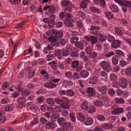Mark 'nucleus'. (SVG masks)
<instances>
[{"instance_id":"obj_1","label":"nucleus","mask_w":131,"mask_h":131,"mask_svg":"<svg viewBox=\"0 0 131 131\" xmlns=\"http://www.w3.org/2000/svg\"><path fill=\"white\" fill-rule=\"evenodd\" d=\"M101 66L102 69H104L107 72H110L112 70V68L111 67L110 62L106 61H103L101 62Z\"/></svg>"},{"instance_id":"obj_2","label":"nucleus","mask_w":131,"mask_h":131,"mask_svg":"<svg viewBox=\"0 0 131 131\" xmlns=\"http://www.w3.org/2000/svg\"><path fill=\"white\" fill-rule=\"evenodd\" d=\"M116 3H117L120 5V6H123V7H131V2L130 1H125L123 2V1L121 0H114Z\"/></svg>"},{"instance_id":"obj_3","label":"nucleus","mask_w":131,"mask_h":131,"mask_svg":"<svg viewBox=\"0 0 131 131\" xmlns=\"http://www.w3.org/2000/svg\"><path fill=\"white\" fill-rule=\"evenodd\" d=\"M119 84L121 88L125 89L128 86L127 80L125 78H122L119 81Z\"/></svg>"},{"instance_id":"obj_4","label":"nucleus","mask_w":131,"mask_h":131,"mask_svg":"<svg viewBox=\"0 0 131 131\" xmlns=\"http://www.w3.org/2000/svg\"><path fill=\"white\" fill-rule=\"evenodd\" d=\"M124 110L122 108H117L112 111V114L113 115H117L123 113Z\"/></svg>"},{"instance_id":"obj_5","label":"nucleus","mask_w":131,"mask_h":131,"mask_svg":"<svg viewBox=\"0 0 131 131\" xmlns=\"http://www.w3.org/2000/svg\"><path fill=\"white\" fill-rule=\"evenodd\" d=\"M121 45V42L119 40H115L113 43H112V47L113 49L119 48Z\"/></svg>"},{"instance_id":"obj_6","label":"nucleus","mask_w":131,"mask_h":131,"mask_svg":"<svg viewBox=\"0 0 131 131\" xmlns=\"http://www.w3.org/2000/svg\"><path fill=\"white\" fill-rule=\"evenodd\" d=\"M97 89L99 92L103 94H106L107 91V88L106 86H98Z\"/></svg>"},{"instance_id":"obj_7","label":"nucleus","mask_w":131,"mask_h":131,"mask_svg":"<svg viewBox=\"0 0 131 131\" xmlns=\"http://www.w3.org/2000/svg\"><path fill=\"white\" fill-rule=\"evenodd\" d=\"M86 93L90 97H93L95 95V91L94 90V88H87Z\"/></svg>"},{"instance_id":"obj_8","label":"nucleus","mask_w":131,"mask_h":131,"mask_svg":"<svg viewBox=\"0 0 131 131\" xmlns=\"http://www.w3.org/2000/svg\"><path fill=\"white\" fill-rule=\"evenodd\" d=\"M55 12H56V7H55V5H51L48 11V14H51L50 17H55V16L53 15Z\"/></svg>"},{"instance_id":"obj_9","label":"nucleus","mask_w":131,"mask_h":131,"mask_svg":"<svg viewBox=\"0 0 131 131\" xmlns=\"http://www.w3.org/2000/svg\"><path fill=\"white\" fill-rule=\"evenodd\" d=\"M45 88H48L49 89H53L54 88H56L57 85L54 83L49 82L45 83Z\"/></svg>"},{"instance_id":"obj_10","label":"nucleus","mask_w":131,"mask_h":131,"mask_svg":"<svg viewBox=\"0 0 131 131\" xmlns=\"http://www.w3.org/2000/svg\"><path fill=\"white\" fill-rule=\"evenodd\" d=\"M114 101L117 104H123L125 103V100L121 98H117L114 99Z\"/></svg>"},{"instance_id":"obj_11","label":"nucleus","mask_w":131,"mask_h":131,"mask_svg":"<svg viewBox=\"0 0 131 131\" xmlns=\"http://www.w3.org/2000/svg\"><path fill=\"white\" fill-rule=\"evenodd\" d=\"M26 101H27V100L24 97H20L19 98H18L17 100V102L18 103V104H20L21 105H25Z\"/></svg>"},{"instance_id":"obj_12","label":"nucleus","mask_w":131,"mask_h":131,"mask_svg":"<svg viewBox=\"0 0 131 131\" xmlns=\"http://www.w3.org/2000/svg\"><path fill=\"white\" fill-rule=\"evenodd\" d=\"M98 29H100V27H95V26H92L91 28V33L93 35H97L98 34Z\"/></svg>"},{"instance_id":"obj_13","label":"nucleus","mask_w":131,"mask_h":131,"mask_svg":"<svg viewBox=\"0 0 131 131\" xmlns=\"http://www.w3.org/2000/svg\"><path fill=\"white\" fill-rule=\"evenodd\" d=\"M110 9L112 12H113L114 13H118V12H119V9H118V7L116 5L111 6Z\"/></svg>"},{"instance_id":"obj_14","label":"nucleus","mask_w":131,"mask_h":131,"mask_svg":"<svg viewBox=\"0 0 131 131\" xmlns=\"http://www.w3.org/2000/svg\"><path fill=\"white\" fill-rule=\"evenodd\" d=\"M79 40L78 37H71L70 38V42L72 45L76 44V43L78 42V41Z\"/></svg>"},{"instance_id":"obj_15","label":"nucleus","mask_w":131,"mask_h":131,"mask_svg":"<svg viewBox=\"0 0 131 131\" xmlns=\"http://www.w3.org/2000/svg\"><path fill=\"white\" fill-rule=\"evenodd\" d=\"M98 81V78L97 77L93 76L90 78L89 83L92 84H95Z\"/></svg>"},{"instance_id":"obj_16","label":"nucleus","mask_w":131,"mask_h":131,"mask_svg":"<svg viewBox=\"0 0 131 131\" xmlns=\"http://www.w3.org/2000/svg\"><path fill=\"white\" fill-rule=\"evenodd\" d=\"M64 25L67 27H73V24L72 22L69 19L67 18L64 21Z\"/></svg>"},{"instance_id":"obj_17","label":"nucleus","mask_w":131,"mask_h":131,"mask_svg":"<svg viewBox=\"0 0 131 131\" xmlns=\"http://www.w3.org/2000/svg\"><path fill=\"white\" fill-rule=\"evenodd\" d=\"M77 117L78 120L81 122H84L85 120V117L81 113L78 114Z\"/></svg>"},{"instance_id":"obj_18","label":"nucleus","mask_w":131,"mask_h":131,"mask_svg":"<svg viewBox=\"0 0 131 131\" xmlns=\"http://www.w3.org/2000/svg\"><path fill=\"white\" fill-rule=\"evenodd\" d=\"M92 45H94L95 43H97L98 41V38L96 36H90V40Z\"/></svg>"},{"instance_id":"obj_19","label":"nucleus","mask_w":131,"mask_h":131,"mask_svg":"<svg viewBox=\"0 0 131 131\" xmlns=\"http://www.w3.org/2000/svg\"><path fill=\"white\" fill-rule=\"evenodd\" d=\"M94 123V121L92 118H87L85 121V125L86 126L92 125Z\"/></svg>"},{"instance_id":"obj_20","label":"nucleus","mask_w":131,"mask_h":131,"mask_svg":"<svg viewBox=\"0 0 131 131\" xmlns=\"http://www.w3.org/2000/svg\"><path fill=\"white\" fill-rule=\"evenodd\" d=\"M50 19L49 18H43V21L46 23H49V24L50 26H53L54 25V20H50Z\"/></svg>"},{"instance_id":"obj_21","label":"nucleus","mask_w":131,"mask_h":131,"mask_svg":"<svg viewBox=\"0 0 131 131\" xmlns=\"http://www.w3.org/2000/svg\"><path fill=\"white\" fill-rule=\"evenodd\" d=\"M89 74L88 71L85 70L82 71L80 73V76L82 78H87L89 76Z\"/></svg>"},{"instance_id":"obj_22","label":"nucleus","mask_w":131,"mask_h":131,"mask_svg":"<svg viewBox=\"0 0 131 131\" xmlns=\"http://www.w3.org/2000/svg\"><path fill=\"white\" fill-rule=\"evenodd\" d=\"M61 4L62 7H68L70 4V2L68 0H63Z\"/></svg>"},{"instance_id":"obj_23","label":"nucleus","mask_w":131,"mask_h":131,"mask_svg":"<svg viewBox=\"0 0 131 131\" xmlns=\"http://www.w3.org/2000/svg\"><path fill=\"white\" fill-rule=\"evenodd\" d=\"M64 101L66 102H68L69 101V99H67L66 97H63L62 98V99H56V102H57L58 103H64Z\"/></svg>"},{"instance_id":"obj_24","label":"nucleus","mask_w":131,"mask_h":131,"mask_svg":"<svg viewBox=\"0 0 131 131\" xmlns=\"http://www.w3.org/2000/svg\"><path fill=\"white\" fill-rule=\"evenodd\" d=\"M106 39V37L103 35L102 34H99V40L101 42H104Z\"/></svg>"},{"instance_id":"obj_25","label":"nucleus","mask_w":131,"mask_h":131,"mask_svg":"<svg viewBox=\"0 0 131 131\" xmlns=\"http://www.w3.org/2000/svg\"><path fill=\"white\" fill-rule=\"evenodd\" d=\"M23 95L24 96H28L31 93V91L29 89H26V90L23 91Z\"/></svg>"},{"instance_id":"obj_26","label":"nucleus","mask_w":131,"mask_h":131,"mask_svg":"<svg viewBox=\"0 0 131 131\" xmlns=\"http://www.w3.org/2000/svg\"><path fill=\"white\" fill-rule=\"evenodd\" d=\"M94 105L99 107H101L103 106V102L101 101H95Z\"/></svg>"},{"instance_id":"obj_27","label":"nucleus","mask_w":131,"mask_h":131,"mask_svg":"<svg viewBox=\"0 0 131 131\" xmlns=\"http://www.w3.org/2000/svg\"><path fill=\"white\" fill-rule=\"evenodd\" d=\"M75 46L81 50L84 49V44L82 43L81 42H76V44H75Z\"/></svg>"},{"instance_id":"obj_28","label":"nucleus","mask_w":131,"mask_h":131,"mask_svg":"<svg viewBox=\"0 0 131 131\" xmlns=\"http://www.w3.org/2000/svg\"><path fill=\"white\" fill-rule=\"evenodd\" d=\"M90 10L91 12H93V13H96V14H99L100 13V10L95 7H91Z\"/></svg>"},{"instance_id":"obj_29","label":"nucleus","mask_w":131,"mask_h":131,"mask_svg":"<svg viewBox=\"0 0 131 131\" xmlns=\"http://www.w3.org/2000/svg\"><path fill=\"white\" fill-rule=\"evenodd\" d=\"M57 122L58 123L61 125H63L66 123L65 120L62 117L58 118Z\"/></svg>"},{"instance_id":"obj_30","label":"nucleus","mask_w":131,"mask_h":131,"mask_svg":"<svg viewBox=\"0 0 131 131\" xmlns=\"http://www.w3.org/2000/svg\"><path fill=\"white\" fill-rule=\"evenodd\" d=\"M52 50L53 47L50 45H48V46H47V48H45V53L47 54L50 52V51H51Z\"/></svg>"},{"instance_id":"obj_31","label":"nucleus","mask_w":131,"mask_h":131,"mask_svg":"<svg viewBox=\"0 0 131 131\" xmlns=\"http://www.w3.org/2000/svg\"><path fill=\"white\" fill-rule=\"evenodd\" d=\"M102 128H104V129H111V128L112 127V124H110V123H105L103 125H102Z\"/></svg>"},{"instance_id":"obj_32","label":"nucleus","mask_w":131,"mask_h":131,"mask_svg":"<svg viewBox=\"0 0 131 131\" xmlns=\"http://www.w3.org/2000/svg\"><path fill=\"white\" fill-rule=\"evenodd\" d=\"M38 119L37 118L34 119L32 121H31L30 123V126H33L35 124H38Z\"/></svg>"},{"instance_id":"obj_33","label":"nucleus","mask_w":131,"mask_h":131,"mask_svg":"<svg viewBox=\"0 0 131 131\" xmlns=\"http://www.w3.org/2000/svg\"><path fill=\"white\" fill-rule=\"evenodd\" d=\"M81 108L83 110L87 111L88 110V104L86 102H83L82 105H81Z\"/></svg>"},{"instance_id":"obj_34","label":"nucleus","mask_w":131,"mask_h":131,"mask_svg":"<svg viewBox=\"0 0 131 131\" xmlns=\"http://www.w3.org/2000/svg\"><path fill=\"white\" fill-rule=\"evenodd\" d=\"M67 95L70 97L75 96V92L72 90H69L67 91Z\"/></svg>"},{"instance_id":"obj_35","label":"nucleus","mask_w":131,"mask_h":131,"mask_svg":"<svg viewBox=\"0 0 131 131\" xmlns=\"http://www.w3.org/2000/svg\"><path fill=\"white\" fill-rule=\"evenodd\" d=\"M115 32L118 35H120V36L122 35V34H123V32L122 31V30L118 28H115Z\"/></svg>"},{"instance_id":"obj_36","label":"nucleus","mask_w":131,"mask_h":131,"mask_svg":"<svg viewBox=\"0 0 131 131\" xmlns=\"http://www.w3.org/2000/svg\"><path fill=\"white\" fill-rule=\"evenodd\" d=\"M79 62L78 61H74L72 62L71 66L73 68L76 69L78 67Z\"/></svg>"},{"instance_id":"obj_37","label":"nucleus","mask_w":131,"mask_h":131,"mask_svg":"<svg viewBox=\"0 0 131 131\" xmlns=\"http://www.w3.org/2000/svg\"><path fill=\"white\" fill-rule=\"evenodd\" d=\"M109 78H110L111 81H115L117 79V76L114 74H111Z\"/></svg>"},{"instance_id":"obj_38","label":"nucleus","mask_w":131,"mask_h":131,"mask_svg":"<svg viewBox=\"0 0 131 131\" xmlns=\"http://www.w3.org/2000/svg\"><path fill=\"white\" fill-rule=\"evenodd\" d=\"M47 103L49 104L50 106H53L54 102L53 98H49L47 99Z\"/></svg>"},{"instance_id":"obj_39","label":"nucleus","mask_w":131,"mask_h":131,"mask_svg":"<svg viewBox=\"0 0 131 131\" xmlns=\"http://www.w3.org/2000/svg\"><path fill=\"white\" fill-rule=\"evenodd\" d=\"M65 76L67 77L69 79L73 78V74L71 72H67L64 73Z\"/></svg>"},{"instance_id":"obj_40","label":"nucleus","mask_w":131,"mask_h":131,"mask_svg":"<svg viewBox=\"0 0 131 131\" xmlns=\"http://www.w3.org/2000/svg\"><path fill=\"white\" fill-rule=\"evenodd\" d=\"M86 1H82L81 4H80V8L81 9H85L88 7V3L85 2Z\"/></svg>"},{"instance_id":"obj_41","label":"nucleus","mask_w":131,"mask_h":131,"mask_svg":"<svg viewBox=\"0 0 131 131\" xmlns=\"http://www.w3.org/2000/svg\"><path fill=\"white\" fill-rule=\"evenodd\" d=\"M14 109L13 106H7L5 107V111L6 112H11L13 111Z\"/></svg>"},{"instance_id":"obj_42","label":"nucleus","mask_w":131,"mask_h":131,"mask_svg":"<svg viewBox=\"0 0 131 131\" xmlns=\"http://www.w3.org/2000/svg\"><path fill=\"white\" fill-rule=\"evenodd\" d=\"M125 74L127 76H131V68H128L125 71Z\"/></svg>"},{"instance_id":"obj_43","label":"nucleus","mask_w":131,"mask_h":131,"mask_svg":"<svg viewBox=\"0 0 131 131\" xmlns=\"http://www.w3.org/2000/svg\"><path fill=\"white\" fill-rule=\"evenodd\" d=\"M112 63L114 65H117V64H118V58L115 56L112 57Z\"/></svg>"},{"instance_id":"obj_44","label":"nucleus","mask_w":131,"mask_h":131,"mask_svg":"<svg viewBox=\"0 0 131 131\" xmlns=\"http://www.w3.org/2000/svg\"><path fill=\"white\" fill-rule=\"evenodd\" d=\"M128 64V62L125 60H121L120 61V65L121 67H125L126 65Z\"/></svg>"},{"instance_id":"obj_45","label":"nucleus","mask_w":131,"mask_h":131,"mask_svg":"<svg viewBox=\"0 0 131 131\" xmlns=\"http://www.w3.org/2000/svg\"><path fill=\"white\" fill-rule=\"evenodd\" d=\"M35 72L34 70H32L28 73V78H31L35 76Z\"/></svg>"},{"instance_id":"obj_46","label":"nucleus","mask_w":131,"mask_h":131,"mask_svg":"<svg viewBox=\"0 0 131 131\" xmlns=\"http://www.w3.org/2000/svg\"><path fill=\"white\" fill-rule=\"evenodd\" d=\"M61 107L66 109L69 108L70 107V104L69 103H63L61 105Z\"/></svg>"},{"instance_id":"obj_47","label":"nucleus","mask_w":131,"mask_h":131,"mask_svg":"<svg viewBox=\"0 0 131 131\" xmlns=\"http://www.w3.org/2000/svg\"><path fill=\"white\" fill-rule=\"evenodd\" d=\"M30 110L32 111L34 113H36V112L38 110V107L36 105H33L30 107Z\"/></svg>"},{"instance_id":"obj_48","label":"nucleus","mask_w":131,"mask_h":131,"mask_svg":"<svg viewBox=\"0 0 131 131\" xmlns=\"http://www.w3.org/2000/svg\"><path fill=\"white\" fill-rule=\"evenodd\" d=\"M65 15L66 17H71V14L70 13H67L66 12H61L59 14V17H65Z\"/></svg>"},{"instance_id":"obj_49","label":"nucleus","mask_w":131,"mask_h":131,"mask_svg":"<svg viewBox=\"0 0 131 131\" xmlns=\"http://www.w3.org/2000/svg\"><path fill=\"white\" fill-rule=\"evenodd\" d=\"M97 119L99 121H104L106 120V118L103 115H98L97 116Z\"/></svg>"},{"instance_id":"obj_50","label":"nucleus","mask_w":131,"mask_h":131,"mask_svg":"<svg viewBox=\"0 0 131 131\" xmlns=\"http://www.w3.org/2000/svg\"><path fill=\"white\" fill-rule=\"evenodd\" d=\"M57 40V38L56 37H50L49 38V40L50 42L52 43L56 42Z\"/></svg>"},{"instance_id":"obj_51","label":"nucleus","mask_w":131,"mask_h":131,"mask_svg":"<svg viewBox=\"0 0 131 131\" xmlns=\"http://www.w3.org/2000/svg\"><path fill=\"white\" fill-rule=\"evenodd\" d=\"M9 87V83L7 81L3 83V85L2 86V89L3 91H5L7 88Z\"/></svg>"},{"instance_id":"obj_52","label":"nucleus","mask_w":131,"mask_h":131,"mask_svg":"<svg viewBox=\"0 0 131 131\" xmlns=\"http://www.w3.org/2000/svg\"><path fill=\"white\" fill-rule=\"evenodd\" d=\"M40 122L42 124H45L47 123L48 121L45 117H41L40 118Z\"/></svg>"},{"instance_id":"obj_53","label":"nucleus","mask_w":131,"mask_h":131,"mask_svg":"<svg viewBox=\"0 0 131 131\" xmlns=\"http://www.w3.org/2000/svg\"><path fill=\"white\" fill-rule=\"evenodd\" d=\"M96 112L95 108L94 106H90V108L89 111V113L90 114H94Z\"/></svg>"},{"instance_id":"obj_54","label":"nucleus","mask_w":131,"mask_h":131,"mask_svg":"<svg viewBox=\"0 0 131 131\" xmlns=\"http://www.w3.org/2000/svg\"><path fill=\"white\" fill-rule=\"evenodd\" d=\"M70 116L71 121L75 122L76 120V117L75 116V114L74 113H71L70 115Z\"/></svg>"},{"instance_id":"obj_55","label":"nucleus","mask_w":131,"mask_h":131,"mask_svg":"<svg viewBox=\"0 0 131 131\" xmlns=\"http://www.w3.org/2000/svg\"><path fill=\"white\" fill-rule=\"evenodd\" d=\"M116 93H117V94L118 95V96L120 97V96H122L124 92H123L122 90H121L120 89H118L116 91Z\"/></svg>"},{"instance_id":"obj_56","label":"nucleus","mask_w":131,"mask_h":131,"mask_svg":"<svg viewBox=\"0 0 131 131\" xmlns=\"http://www.w3.org/2000/svg\"><path fill=\"white\" fill-rule=\"evenodd\" d=\"M8 2L10 3L12 5H17V2H21V0H8Z\"/></svg>"},{"instance_id":"obj_57","label":"nucleus","mask_w":131,"mask_h":131,"mask_svg":"<svg viewBox=\"0 0 131 131\" xmlns=\"http://www.w3.org/2000/svg\"><path fill=\"white\" fill-rule=\"evenodd\" d=\"M74 79H80V76L78 74V73H74V75L73 76V78Z\"/></svg>"},{"instance_id":"obj_58","label":"nucleus","mask_w":131,"mask_h":131,"mask_svg":"<svg viewBox=\"0 0 131 131\" xmlns=\"http://www.w3.org/2000/svg\"><path fill=\"white\" fill-rule=\"evenodd\" d=\"M73 50H75V48H73L72 45H68L67 46V51H72Z\"/></svg>"},{"instance_id":"obj_59","label":"nucleus","mask_w":131,"mask_h":131,"mask_svg":"<svg viewBox=\"0 0 131 131\" xmlns=\"http://www.w3.org/2000/svg\"><path fill=\"white\" fill-rule=\"evenodd\" d=\"M62 56L64 57H67L69 56V52L66 51V50H63L62 53Z\"/></svg>"},{"instance_id":"obj_60","label":"nucleus","mask_w":131,"mask_h":131,"mask_svg":"<svg viewBox=\"0 0 131 131\" xmlns=\"http://www.w3.org/2000/svg\"><path fill=\"white\" fill-rule=\"evenodd\" d=\"M114 55V52H108L107 54H105V56L106 58H108L111 56H113Z\"/></svg>"},{"instance_id":"obj_61","label":"nucleus","mask_w":131,"mask_h":131,"mask_svg":"<svg viewBox=\"0 0 131 131\" xmlns=\"http://www.w3.org/2000/svg\"><path fill=\"white\" fill-rule=\"evenodd\" d=\"M78 56H79V54L78 52H73L71 54V56L72 57H78Z\"/></svg>"},{"instance_id":"obj_62","label":"nucleus","mask_w":131,"mask_h":131,"mask_svg":"<svg viewBox=\"0 0 131 131\" xmlns=\"http://www.w3.org/2000/svg\"><path fill=\"white\" fill-rule=\"evenodd\" d=\"M65 64H69L72 62V60L70 59V58H68L67 59H65Z\"/></svg>"},{"instance_id":"obj_63","label":"nucleus","mask_w":131,"mask_h":131,"mask_svg":"<svg viewBox=\"0 0 131 131\" xmlns=\"http://www.w3.org/2000/svg\"><path fill=\"white\" fill-rule=\"evenodd\" d=\"M6 121V118L4 116L0 117V123H4Z\"/></svg>"},{"instance_id":"obj_64","label":"nucleus","mask_w":131,"mask_h":131,"mask_svg":"<svg viewBox=\"0 0 131 131\" xmlns=\"http://www.w3.org/2000/svg\"><path fill=\"white\" fill-rule=\"evenodd\" d=\"M9 102H10V100L8 98H4V99H3L2 100V103L3 104H6Z\"/></svg>"}]
</instances>
